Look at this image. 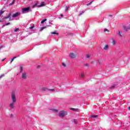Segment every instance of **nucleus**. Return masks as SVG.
<instances>
[{"mask_svg": "<svg viewBox=\"0 0 130 130\" xmlns=\"http://www.w3.org/2000/svg\"><path fill=\"white\" fill-rule=\"evenodd\" d=\"M14 103H12L10 104L9 107L10 108V109H13L14 108Z\"/></svg>", "mask_w": 130, "mask_h": 130, "instance_id": "obj_8", "label": "nucleus"}, {"mask_svg": "<svg viewBox=\"0 0 130 130\" xmlns=\"http://www.w3.org/2000/svg\"><path fill=\"white\" fill-rule=\"evenodd\" d=\"M37 6V4H35L33 6H32V8H35V7H36Z\"/></svg>", "mask_w": 130, "mask_h": 130, "instance_id": "obj_30", "label": "nucleus"}, {"mask_svg": "<svg viewBox=\"0 0 130 130\" xmlns=\"http://www.w3.org/2000/svg\"><path fill=\"white\" fill-rule=\"evenodd\" d=\"M16 1V0H13L12 3L10 4V6H13V5H14V4H15V2Z\"/></svg>", "mask_w": 130, "mask_h": 130, "instance_id": "obj_14", "label": "nucleus"}, {"mask_svg": "<svg viewBox=\"0 0 130 130\" xmlns=\"http://www.w3.org/2000/svg\"><path fill=\"white\" fill-rule=\"evenodd\" d=\"M109 47H108V45H106L104 48V49H105V50H107V49H108Z\"/></svg>", "mask_w": 130, "mask_h": 130, "instance_id": "obj_12", "label": "nucleus"}, {"mask_svg": "<svg viewBox=\"0 0 130 130\" xmlns=\"http://www.w3.org/2000/svg\"><path fill=\"white\" fill-rule=\"evenodd\" d=\"M71 110H73V111H76L77 110H78V109H75V108H71Z\"/></svg>", "mask_w": 130, "mask_h": 130, "instance_id": "obj_16", "label": "nucleus"}, {"mask_svg": "<svg viewBox=\"0 0 130 130\" xmlns=\"http://www.w3.org/2000/svg\"><path fill=\"white\" fill-rule=\"evenodd\" d=\"M18 16H20V12H16L12 15V18H16V17H18Z\"/></svg>", "mask_w": 130, "mask_h": 130, "instance_id": "obj_5", "label": "nucleus"}, {"mask_svg": "<svg viewBox=\"0 0 130 130\" xmlns=\"http://www.w3.org/2000/svg\"><path fill=\"white\" fill-rule=\"evenodd\" d=\"M44 6H45V5L44 4V2H42L40 7H44Z\"/></svg>", "mask_w": 130, "mask_h": 130, "instance_id": "obj_13", "label": "nucleus"}, {"mask_svg": "<svg viewBox=\"0 0 130 130\" xmlns=\"http://www.w3.org/2000/svg\"><path fill=\"white\" fill-rule=\"evenodd\" d=\"M46 20H47L46 19H45L41 21V24H43V23H44V22H46Z\"/></svg>", "mask_w": 130, "mask_h": 130, "instance_id": "obj_18", "label": "nucleus"}, {"mask_svg": "<svg viewBox=\"0 0 130 130\" xmlns=\"http://www.w3.org/2000/svg\"><path fill=\"white\" fill-rule=\"evenodd\" d=\"M92 117H97V115H93L92 116Z\"/></svg>", "mask_w": 130, "mask_h": 130, "instance_id": "obj_31", "label": "nucleus"}, {"mask_svg": "<svg viewBox=\"0 0 130 130\" xmlns=\"http://www.w3.org/2000/svg\"><path fill=\"white\" fill-rule=\"evenodd\" d=\"M61 17H63V15H61Z\"/></svg>", "mask_w": 130, "mask_h": 130, "instance_id": "obj_39", "label": "nucleus"}, {"mask_svg": "<svg viewBox=\"0 0 130 130\" xmlns=\"http://www.w3.org/2000/svg\"><path fill=\"white\" fill-rule=\"evenodd\" d=\"M11 16H12V14L11 13H9L8 15L4 17L3 18V20H4V21H6L7 19H9V21H13V18H12V17H11Z\"/></svg>", "mask_w": 130, "mask_h": 130, "instance_id": "obj_3", "label": "nucleus"}, {"mask_svg": "<svg viewBox=\"0 0 130 130\" xmlns=\"http://www.w3.org/2000/svg\"><path fill=\"white\" fill-rule=\"evenodd\" d=\"M91 4H92V2H91L90 3L87 4V6H90V5H91Z\"/></svg>", "mask_w": 130, "mask_h": 130, "instance_id": "obj_32", "label": "nucleus"}, {"mask_svg": "<svg viewBox=\"0 0 130 130\" xmlns=\"http://www.w3.org/2000/svg\"><path fill=\"white\" fill-rule=\"evenodd\" d=\"M67 114L68 112H67V111H61L59 113V116H60V117H63V116H65V115H67Z\"/></svg>", "mask_w": 130, "mask_h": 130, "instance_id": "obj_1", "label": "nucleus"}, {"mask_svg": "<svg viewBox=\"0 0 130 130\" xmlns=\"http://www.w3.org/2000/svg\"><path fill=\"white\" fill-rule=\"evenodd\" d=\"M4 13H5V11L1 10L0 11V17L1 16H2V14H3ZM2 22V20H0V23Z\"/></svg>", "mask_w": 130, "mask_h": 130, "instance_id": "obj_11", "label": "nucleus"}, {"mask_svg": "<svg viewBox=\"0 0 130 130\" xmlns=\"http://www.w3.org/2000/svg\"><path fill=\"white\" fill-rule=\"evenodd\" d=\"M51 34H57V33L56 32H51Z\"/></svg>", "mask_w": 130, "mask_h": 130, "instance_id": "obj_27", "label": "nucleus"}, {"mask_svg": "<svg viewBox=\"0 0 130 130\" xmlns=\"http://www.w3.org/2000/svg\"><path fill=\"white\" fill-rule=\"evenodd\" d=\"M69 7H66V9H65V11H68L69 10Z\"/></svg>", "mask_w": 130, "mask_h": 130, "instance_id": "obj_23", "label": "nucleus"}, {"mask_svg": "<svg viewBox=\"0 0 130 130\" xmlns=\"http://www.w3.org/2000/svg\"><path fill=\"white\" fill-rule=\"evenodd\" d=\"M70 57H71V58H75V57H76V54L74 53H71L70 54Z\"/></svg>", "mask_w": 130, "mask_h": 130, "instance_id": "obj_6", "label": "nucleus"}, {"mask_svg": "<svg viewBox=\"0 0 130 130\" xmlns=\"http://www.w3.org/2000/svg\"><path fill=\"white\" fill-rule=\"evenodd\" d=\"M8 25H11V23L8 22V23H6V24L3 25L2 26V28H4V27H5V26H8Z\"/></svg>", "mask_w": 130, "mask_h": 130, "instance_id": "obj_9", "label": "nucleus"}, {"mask_svg": "<svg viewBox=\"0 0 130 130\" xmlns=\"http://www.w3.org/2000/svg\"><path fill=\"white\" fill-rule=\"evenodd\" d=\"M104 32H106V31H107L108 32H109V31H108V29H105L104 30Z\"/></svg>", "mask_w": 130, "mask_h": 130, "instance_id": "obj_26", "label": "nucleus"}, {"mask_svg": "<svg viewBox=\"0 0 130 130\" xmlns=\"http://www.w3.org/2000/svg\"><path fill=\"white\" fill-rule=\"evenodd\" d=\"M11 99L13 103L16 102V95H15V92H13L11 94Z\"/></svg>", "mask_w": 130, "mask_h": 130, "instance_id": "obj_4", "label": "nucleus"}, {"mask_svg": "<svg viewBox=\"0 0 130 130\" xmlns=\"http://www.w3.org/2000/svg\"><path fill=\"white\" fill-rule=\"evenodd\" d=\"M86 57L87 58H89L90 57V55L89 54L86 55Z\"/></svg>", "mask_w": 130, "mask_h": 130, "instance_id": "obj_24", "label": "nucleus"}, {"mask_svg": "<svg viewBox=\"0 0 130 130\" xmlns=\"http://www.w3.org/2000/svg\"><path fill=\"white\" fill-rule=\"evenodd\" d=\"M33 28H34V26L29 27V29H30V30H32V29H33Z\"/></svg>", "mask_w": 130, "mask_h": 130, "instance_id": "obj_29", "label": "nucleus"}, {"mask_svg": "<svg viewBox=\"0 0 130 130\" xmlns=\"http://www.w3.org/2000/svg\"><path fill=\"white\" fill-rule=\"evenodd\" d=\"M82 14H84V11H81V12H80L79 16H81V15H82Z\"/></svg>", "mask_w": 130, "mask_h": 130, "instance_id": "obj_19", "label": "nucleus"}, {"mask_svg": "<svg viewBox=\"0 0 130 130\" xmlns=\"http://www.w3.org/2000/svg\"><path fill=\"white\" fill-rule=\"evenodd\" d=\"M112 44L114 45H115L116 44V42H115V41L114 40H112Z\"/></svg>", "mask_w": 130, "mask_h": 130, "instance_id": "obj_17", "label": "nucleus"}, {"mask_svg": "<svg viewBox=\"0 0 130 130\" xmlns=\"http://www.w3.org/2000/svg\"><path fill=\"white\" fill-rule=\"evenodd\" d=\"M53 111L54 112H56V113H57V112H58L57 110H55V109H53Z\"/></svg>", "mask_w": 130, "mask_h": 130, "instance_id": "obj_21", "label": "nucleus"}, {"mask_svg": "<svg viewBox=\"0 0 130 130\" xmlns=\"http://www.w3.org/2000/svg\"><path fill=\"white\" fill-rule=\"evenodd\" d=\"M5 60V59H3V60H2V61H4Z\"/></svg>", "mask_w": 130, "mask_h": 130, "instance_id": "obj_38", "label": "nucleus"}, {"mask_svg": "<svg viewBox=\"0 0 130 130\" xmlns=\"http://www.w3.org/2000/svg\"><path fill=\"white\" fill-rule=\"evenodd\" d=\"M30 11V7L25 8L22 9V14H26V13H29Z\"/></svg>", "mask_w": 130, "mask_h": 130, "instance_id": "obj_2", "label": "nucleus"}, {"mask_svg": "<svg viewBox=\"0 0 130 130\" xmlns=\"http://www.w3.org/2000/svg\"><path fill=\"white\" fill-rule=\"evenodd\" d=\"M20 72H21V73H22V72H23V68H22V67H20Z\"/></svg>", "mask_w": 130, "mask_h": 130, "instance_id": "obj_22", "label": "nucleus"}, {"mask_svg": "<svg viewBox=\"0 0 130 130\" xmlns=\"http://www.w3.org/2000/svg\"><path fill=\"white\" fill-rule=\"evenodd\" d=\"M118 35H119V36H122V35H121V34H120V31H118Z\"/></svg>", "mask_w": 130, "mask_h": 130, "instance_id": "obj_20", "label": "nucleus"}, {"mask_svg": "<svg viewBox=\"0 0 130 130\" xmlns=\"http://www.w3.org/2000/svg\"><path fill=\"white\" fill-rule=\"evenodd\" d=\"M44 28H45V27H42V28H41V31H42V30H43V29H44Z\"/></svg>", "mask_w": 130, "mask_h": 130, "instance_id": "obj_33", "label": "nucleus"}, {"mask_svg": "<svg viewBox=\"0 0 130 130\" xmlns=\"http://www.w3.org/2000/svg\"><path fill=\"white\" fill-rule=\"evenodd\" d=\"M80 77L82 79L85 78V74H84V73H82Z\"/></svg>", "mask_w": 130, "mask_h": 130, "instance_id": "obj_10", "label": "nucleus"}, {"mask_svg": "<svg viewBox=\"0 0 130 130\" xmlns=\"http://www.w3.org/2000/svg\"><path fill=\"white\" fill-rule=\"evenodd\" d=\"M128 110H130V107L128 108Z\"/></svg>", "mask_w": 130, "mask_h": 130, "instance_id": "obj_37", "label": "nucleus"}, {"mask_svg": "<svg viewBox=\"0 0 130 130\" xmlns=\"http://www.w3.org/2000/svg\"><path fill=\"white\" fill-rule=\"evenodd\" d=\"M62 66L63 67H66V64H64V63H62Z\"/></svg>", "mask_w": 130, "mask_h": 130, "instance_id": "obj_34", "label": "nucleus"}, {"mask_svg": "<svg viewBox=\"0 0 130 130\" xmlns=\"http://www.w3.org/2000/svg\"><path fill=\"white\" fill-rule=\"evenodd\" d=\"M87 67V64L85 65Z\"/></svg>", "mask_w": 130, "mask_h": 130, "instance_id": "obj_40", "label": "nucleus"}, {"mask_svg": "<svg viewBox=\"0 0 130 130\" xmlns=\"http://www.w3.org/2000/svg\"><path fill=\"white\" fill-rule=\"evenodd\" d=\"M4 76H5V75H4V74L1 75L0 76V79H2V78H3V77H4Z\"/></svg>", "mask_w": 130, "mask_h": 130, "instance_id": "obj_28", "label": "nucleus"}, {"mask_svg": "<svg viewBox=\"0 0 130 130\" xmlns=\"http://www.w3.org/2000/svg\"><path fill=\"white\" fill-rule=\"evenodd\" d=\"M22 79H26L27 78V74H26V73H22Z\"/></svg>", "mask_w": 130, "mask_h": 130, "instance_id": "obj_7", "label": "nucleus"}, {"mask_svg": "<svg viewBox=\"0 0 130 130\" xmlns=\"http://www.w3.org/2000/svg\"><path fill=\"white\" fill-rule=\"evenodd\" d=\"M51 91H54V89H50Z\"/></svg>", "mask_w": 130, "mask_h": 130, "instance_id": "obj_36", "label": "nucleus"}, {"mask_svg": "<svg viewBox=\"0 0 130 130\" xmlns=\"http://www.w3.org/2000/svg\"><path fill=\"white\" fill-rule=\"evenodd\" d=\"M15 58H17V57H14L12 59H11V60L10 61V63H12V62H13V61H14V59H15Z\"/></svg>", "mask_w": 130, "mask_h": 130, "instance_id": "obj_15", "label": "nucleus"}, {"mask_svg": "<svg viewBox=\"0 0 130 130\" xmlns=\"http://www.w3.org/2000/svg\"><path fill=\"white\" fill-rule=\"evenodd\" d=\"M18 30H19V28H16L15 30H14V31L15 32H17L18 31Z\"/></svg>", "mask_w": 130, "mask_h": 130, "instance_id": "obj_25", "label": "nucleus"}, {"mask_svg": "<svg viewBox=\"0 0 130 130\" xmlns=\"http://www.w3.org/2000/svg\"><path fill=\"white\" fill-rule=\"evenodd\" d=\"M114 87H115L114 86H112L111 87V88L113 89V88H114Z\"/></svg>", "mask_w": 130, "mask_h": 130, "instance_id": "obj_35", "label": "nucleus"}, {"mask_svg": "<svg viewBox=\"0 0 130 130\" xmlns=\"http://www.w3.org/2000/svg\"><path fill=\"white\" fill-rule=\"evenodd\" d=\"M0 33H1V30H0Z\"/></svg>", "mask_w": 130, "mask_h": 130, "instance_id": "obj_41", "label": "nucleus"}]
</instances>
